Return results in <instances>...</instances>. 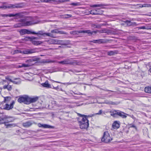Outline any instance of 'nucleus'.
Masks as SVG:
<instances>
[{
	"instance_id": "nucleus-1",
	"label": "nucleus",
	"mask_w": 151,
	"mask_h": 151,
	"mask_svg": "<svg viewBox=\"0 0 151 151\" xmlns=\"http://www.w3.org/2000/svg\"><path fill=\"white\" fill-rule=\"evenodd\" d=\"M20 22L22 23V26H31L38 23V21L35 18L31 17L21 19Z\"/></svg>"
},
{
	"instance_id": "nucleus-2",
	"label": "nucleus",
	"mask_w": 151,
	"mask_h": 151,
	"mask_svg": "<svg viewBox=\"0 0 151 151\" xmlns=\"http://www.w3.org/2000/svg\"><path fill=\"white\" fill-rule=\"evenodd\" d=\"M111 115L112 116L117 118L118 116L122 117V118H126L127 115H129V114L119 110H115L112 111H111Z\"/></svg>"
},
{
	"instance_id": "nucleus-3",
	"label": "nucleus",
	"mask_w": 151,
	"mask_h": 151,
	"mask_svg": "<svg viewBox=\"0 0 151 151\" xmlns=\"http://www.w3.org/2000/svg\"><path fill=\"white\" fill-rule=\"evenodd\" d=\"M89 121L87 118H82L81 121H79L80 128L86 129L89 127Z\"/></svg>"
},
{
	"instance_id": "nucleus-4",
	"label": "nucleus",
	"mask_w": 151,
	"mask_h": 151,
	"mask_svg": "<svg viewBox=\"0 0 151 151\" xmlns=\"http://www.w3.org/2000/svg\"><path fill=\"white\" fill-rule=\"evenodd\" d=\"M98 31H99L98 30L92 32H91L90 30H82L79 31H73L70 32V33L73 35H77L79 33H87L89 36H91L92 35H94L96 34Z\"/></svg>"
},
{
	"instance_id": "nucleus-5",
	"label": "nucleus",
	"mask_w": 151,
	"mask_h": 151,
	"mask_svg": "<svg viewBox=\"0 0 151 151\" xmlns=\"http://www.w3.org/2000/svg\"><path fill=\"white\" fill-rule=\"evenodd\" d=\"M112 140V139L110 137L108 132L107 131L105 132L104 133L103 136L101 139V141L105 143H108Z\"/></svg>"
},
{
	"instance_id": "nucleus-6",
	"label": "nucleus",
	"mask_w": 151,
	"mask_h": 151,
	"mask_svg": "<svg viewBox=\"0 0 151 151\" xmlns=\"http://www.w3.org/2000/svg\"><path fill=\"white\" fill-rule=\"evenodd\" d=\"M58 63L63 64H69L72 65H78V63L76 60H71L70 59H66L64 60L59 61Z\"/></svg>"
},
{
	"instance_id": "nucleus-7",
	"label": "nucleus",
	"mask_w": 151,
	"mask_h": 151,
	"mask_svg": "<svg viewBox=\"0 0 151 151\" xmlns=\"http://www.w3.org/2000/svg\"><path fill=\"white\" fill-rule=\"evenodd\" d=\"M8 118V116L5 115L4 113H0V124H5L6 122H13L14 120L7 119Z\"/></svg>"
},
{
	"instance_id": "nucleus-8",
	"label": "nucleus",
	"mask_w": 151,
	"mask_h": 151,
	"mask_svg": "<svg viewBox=\"0 0 151 151\" xmlns=\"http://www.w3.org/2000/svg\"><path fill=\"white\" fill-rule=\"evenodd\" d=\"M21 7L20 4H10L8 5H2L0 6V9H6L20 8Z\"/></svg>"
},
{
	"instance_id": "nucleus-9",
	"label": "nucleus",
	"mask_w": 151,
	"mask_h": 151,
	"mask_svg": "<svg viewBox=\"0 0 151 151\" xmlns=\"http://www.w3.org/2000/svg\"><path fill=\"white\" fill-rule=\"evenodd\" d=\"M33 34L37 35L39 36V35L42 36L44 37L46 36H53L52 34H50L49 33L45 32L44 30L39 31L37 32L33 31Z\"/></svg>"
},
{
	"instance_id": "nucleus-10",
	"label": "nucleus",
	"mask_w": 151,
	"mask_h": 151,
	"mask_svg": "<svg viewBox=\"0 0 151 151\" xmlns=\"http://www.w3.org/2000/svg\"><path fill=\"white\" fill-rule=\"evenodd\" d=\"M28 96L24 95L20 96L18 99V101L20 103H23L24 104H28Z\"/></svg>"
},
{
	"instance_id": "nucleus-11",
	"label": "nucleus",
	"mask_w": 151,
	"mask_h": 151,
	"mask_svg": "<svg viewBox=\"0 0 151 151\" xmlns=\"http://www.w3.org/2000/svg\"><path fill=\"white\" fill-rule=\"evenodd\" d=\"M49 33L52 35L53 36H52L50 37H56V34H66V32L61 31H59L57 29L52 30L51 31V33Z\"/></svg>"
},
{
	"instance_id": "nucleus-12",
	"label": "nucleus",
	"mask_w": 151,
	"mask_h": 151,
	"mask_svg": "<svg viewBox=\"0 0 151 151\" xmlns=\"http://www.w3.org/2000/svg\"><path fill=\"white\" fill-rule=\"evenodd\" d=\"M18 53H23L24 54H30L36 52L35 50V49H27L26 50L22 51L20 50H18Z\"/></svg>"
},
{
	"instance_id": "nucleus-13",
	"label": "nucleus",
	"mask_w": 151,
	"mask_h": 151,
	"mask_svg": "<svg viewBox=\"0 0 151 151\" xmlns=\"http://www.w3.org/2000/svg\"><path fill=\"white\" fill-rule=\"evenodd\" d=\"M103 11L100 9L92 10L90 11V14L92 15H101Z\"/></svg>"
},
{
	"instance_id": "nucleus-14",
	"label": "nucleus",
	"mask_w": 151,
	"mask_h": 151,
	"mask_svg": "<svg viewBox=\"0 0 151 151\" xmlns=\"http://www.w3.org/2000/svg\"><path fill=\"white\" fill-rule=\"evenodd\" d=\"M70 42L69 40H65L62 41L60 40H57V41H55L54 43L55 44H58L62 45H67L70 43Z\"/></svg>"
},
{
	"instance_id": "nucleus-15",
	"label": "nucleus",
	"mask_w": 151,
	"mask_h": 151,
	"mask_svg": "<svg viewBox=\"0 0 151 151\" xmlns=\"http://www.w3.org/2000/svg\"><path fill=\"white\" fill-rule=\"evenodd\" d=\"M14 103V101H12V102L10 105L7 104H6L5 105L3 109L7 110H10L13 108Z\"/></svg>"
},
{
	"instance_id": "nucleus-16",
	"label": "nucleus",
	"mask_w": 151,
	"mask_h": 151,
	"mask_svg": "<svg viewBox=\"0 0 151 151\" xmlns=\"http://www.w3.org/2000/svg\"><path fill=\"white\" fill-rule=\"evenodd\" d=\"M20 13H16L15 14H0L1 16L2 17H18L20 16Z\"/></svg>"
},
{
	"instance_id": "nucleus-17",
	"label": "nucleus",
	"mask_w": 151,
	"mask_h": 151,
	"mask_svg": "<svg viewBox=\"0 0 151 151\" xmlns=\"http://www.w3.org/2000/svg\"><path fill=\"white\" fill-rule=\"evenodd\" d=\"M21 35H24L25 34H33V31H31L28 29H21L19 31Z\"/></svg>"
},
{
	"instance_id": "nucleus-18",
	"label": "nucleus",
	"mask_w": 151,
	"mask_h": 151,
	"mask_svg": "<svg viewBox=\"0 0 151 151\" xmlns=\"http://www.w3.org/2000/svg\"><path fill=\"white\" fill-rule=\"evenodd\" d=\"M38 97L37 96L33 97V98L29 97L28 96V104H29L31 103L36 102L38 100Z\"/></svg>"
},
{
	"instance_id": "nucleus-19",
	"label": "nucleus",
	"mask_w": 151,
	"mask_h": 151,
	"mask_svg": "<svg viewBox=\"0 0 151 151\" xmlns=\"http://www.w3.org/2000/svg\"><path fill=\"white\" fill-rule=\"evenodd\" d=\"M119 122L116 121H114L112 124V127L114 129H118L120 127Z\"/></svg>"
},
{
	"instance_id": "nucleus-20",
	"label": "nucleus",
	"mask_w": 151,
	"mask_h": 151,
	"mask_svg": "<svg viewBox=\"0 0 151 151\" xmlns=\"http://www.w3.org/2000/svg\"><path fill=\"white\" fill-rule=\"evenodd\" d=\"M32 123L31 121H27L22 123V125L25 127H28L31 126Z\"/></svg>"
},
{
	"instance_id": "nucleus-21",
	"label": "nucleus",
	"mask_w": 151,
	"mask_h": 151,
	"mask_svg": "<svg viewBox=\"0 0 151 151\" xmlns=\"http://www.w3.org/2000/svg\"><path fill=\"white\" fill-rule=\"evenodd\" d=\"M41 85L44 87L48 88H52L50 85L48 83V82L47 81H46L44 83H42Z\"/></svg>"
},
{
	"instance_id": "nucleus-22",
	"label": "nucleus",
	"mask_w": 151,
	"mask_h": 151,
	"mask_svg": "<svg viewBox=\"0 0 151 151\" xmlns=\"http://www.w3.org/2000/svg\"><path fill=\"white\" fill-rule=\"evenodd\" d=\"M144 90L146 93H151V86L146 87L145 88Z\"/></svg>"
},
{
	"instance_id": "nucleus-23",
	"label": "nucleus",
	"mask_w": 151,
	"mask_h": 151,
	"mask_svg": "<svg viewBox=\"0 0 151 151\" xmlns=\"http://www.w3.org/2000/svg\"><path fill=\"white\" fill-rule=\"evenodd\" d=\"M32 43L36 45H40L43 43V42L40 41H30Z\"/></svg>"
},
{
	"instance_id": "nucleus-24",
	"label": "nucleus",
	"mask_w": 151,
	"mask_h": 151,
	"mask_svg": "<svg viewBox=\"0 0 151 151\" xmlns=\"http://www.w3.org/2000/svg\"><path fill=\"white\" fill-rule=\"evenodd\" d=\"M90 42H92L94 43H98L99 44H100L104 42L103 41V40L101 39H99L97 40H94L93 41H90Z\"/></svg>"
},
{
	"instance_id": "nucleus-25",
	"label": "nucleus",
	"mask_w": 151,
	"mask_h": 151,
	"mask_svg": "<svg viewBox=\"0 0 151 151\" xmlns=\"http://www.w3.org/2000/svg\"><path fill=\"white\" fill-rule=\"evenodd\" d=\"M32 64H26L24 63L21 64V65H18L17 66L18 68H20L23 67H28L30 66Z\"/></svg>"
},
{
	"instance_id": "nucleus-26",
	"label": "nucleus",
	"mask_w": 151,
	"mask_h": 151,
	"mask_svg": "<svg viewBox=\"0 0 151 151\" xmlns=\"http://www.w3.org/2000/svg\"><path fill=\"white\" fill-rule=\"evenodd\" d=\"M35 60L34 59H31L27 60L26 61V62L28 63V64H32V65L30 66H31L33 65L34 64V62H35Z\"/></svg>"
},
{
	"instance_id": "nucleus-27",
	"label": "nucleus",
	"mask_w": 151,
	"mask_h": 151,
	"mask_svg": "<svg viewBox=\"0 0 151 151\" xmlns=\"http://www.w3.org/2000/svg\"><path fill=\"white\" fill-rule=\"evenodd\" d=\"M4 97V101H3V102L8 103V102L10 101L11 99V97L10 96Z\"/></svg>"
},
{
	"instance_id": "nucleus-28",
	"label": "nucleus",
	"mask_w": 151,
	"mask_h": 151,
	"mask_svg": "<svg viewBox=\"0 0 151 151\" xmlns=\"http://www.w3.org/2000/svg\"><path fill=\"white\" fill-rule=\"evenodd\" d=\"M125 23L128 26H131L133 25L134 24H135L136 23L135 22H131L130 21L126 20L125 22Z\"/></svg>"
},
{
	"instance_id": "nucleus-29",
	"label": "nucleus",
	"mask_w": 151,
	"mask_h": 151,
	"mask_svg": "<svg viewBox=\"0 0 151 151\" xmlns=\"http://www.w3.org/2000/svg\"><path fill=\"white\" fill-rule=\"evenodd\" d=\"M27 39V40H29L30 41H35V39H38V38L37 37H26Z\"/></svg>"
},
{
	"instance_id": "nucleus-30",
	"label": "nucleus",
	"mask_w": 151,
	"mask_h": 151,
	"mask_svg": "<svg viewBox=\"0 0 151 151\" xmlns=\"http://www.w3.org/2000/svg\"><path fill=\"white\" fill-rule=\"evenodd\" d=\"M91 27L94 28L100 29L101 28V25L99 24H92L91 25Z\"/></svg>"
},
{
	"instance_id": "nucleus-31",
	"label": "nucleus",
	"mask_w": 151,
	"mask_h": 151,
	"mask_svg": "<svg viewBox=\"0 0 151 151\" xmlns=\"http://www.w3.org/2000/svg\"><path fill=\"white\" fill-rule=\"evenodd\" d=\"M105 103L109 105H116L117 104L115 102L110 101H105Z\"/></svg>"
},
{
	"instance_id": "nucleus-32",
	"label": "nucleus",
	"mask_w": 151,
	"mask_h": 151,
	"mask_svg": "<svg viewBox=\"0 0 151 151\" xmlns=\"http://www.w3.org/2000/svg\"><path fill=\"white\" fill-rule=\"evenodd\" d=\"M55 82L56 83H62L65 85H71L72 84H76L77 83L76 82H70H70H68V83H61L58 82V81H55Z\"/></svg>"
},
{
	"instance_id": "nucleus-33",
	"label": "nucleus",
	"mask_w": 151,
	"mask_h": 151,
	"mask_svg": "<svg viewBox=\"0 0 151 151\" xmlns=\"http://www.w3.org/2000/svg\"><path fill=\"white\" fill-rule=\"evenodd\" d=\"M3 88L4 89H7L8 91H11L12 89L11 86L9 85L4 86Z\"/></svg>"
},
{
	"instance_id": "nucleus-34",
	"label": "nucleus",
	"mask_w": 151,
	"mask_h": 151,
	"mask_svg": "<svg viewBox=\"0 0 151 151\" xmlns=\"http://www.w3.org/2000/svg\"><path fill=\"white\" fill-rule=\"evenodd\" d=\"M43 126V128H52L54 129L55 127L53 126H51L47 124H44V126Z\"/></svg>"
},
{
	"instance_id": "nucleus-35",
	"label": "nucleus",
	"mask_w": 151,
	"mask_h": 151,
	"mask_svg": "<svg viewBox=\"0 0 151 151\" xmlns=\"http://www.w3.org/2000/svg\"><path fill=\"white\" fill-rule=\"evenodd\" d=\"M5 124V126H6V128H8L9 127H14L15 126V124H6V123Z\"/></svg>"
},
{
	"instance_id": "nucleus-36",
	"label": "nucleus",
	"mask_w": 151,
	"mask_h": 151,
	"mask_svg": "<svg viewBox=\"0 0 151 151\" xmlns=\"http://www.w3.org/2000/svg\"><path fill=\"white\" fill-rule=\"evenodd\" d=\"M117 52L116 51H111L108 52V55L110 56L116 54Z\"/></svg>"
},
{
	"instance_id": "nucleus-37",
	"label": "nucleus",
	"mask_w": 151,
	"mask_h": 151,
	"mask_svg": "<svg viewBox=\"0 0 151 151\" xmlns=\"http://www.w3.org/2000/svg\"><path fill=\"white\" fill-rule=\"evenodd\" d=\"M107 5L106 4H94L93 5L91 6L93 7H102L104 6H107Z\"/></svg>"
},
{
	"instance_id": "nucleus-38",
	"label": "nucleus",
	"mask_w": 151,
	"mask_h": 151,
	"mask_svg": "<svg viewBox=\"0 0 151 151\" xmlns=\"http://www.w3.org/2000/svg\"><path fill=\"white\" fill-rule=\"evenodd\" d=\"M70 4L71 5L76 6L80 5V3L79 2L73 3Z\"/></svg>"
},
{
	"instance_id": "nucleus-39",
	"label": "nucleus",
	"mask_w": 151,
	"mask_h": 151,
	"mask_svg": "<svg viewBox=\"0 0 151 151\" xmlns=\"http://www.w3.org/2000/svg\"><path fill=\"white\" fill-rule=\"evenodd\" d=\"M22 26L21 23H18L14 24V28H18L20 27L21 26Z\"/></svg>"
},
{
	"instance_id": "nucleus-40",
	"label": "nucleus",
	"mask_w": 151,
	"mask_h": 151,
	"mask_svg": "<svg viewBox=\"0 0 151 151\" xmlns=\"http://www.w3.org/2000/svg\"><path fill=\"white\" fill-rule=\"evenodd\" d=\"M129 127H133L136 130H137V127L134 125V124H129Z\"/></svg>"
},
{
	"instance_id": "nucleus-41",
	"label": "nucleus",
	"mask_w": 151,
	"mask_h": 151,
	"mask_svg": "<svg viewBox=\"0 0 151 151\" xmlns=\"http://www.w3.org/2000/svg\"><path fill=\"white\" fill-rule=\"evenodd\" d=\"M139 28L140 29H151V28H148L146 27V26H142L139 27Z\"/></svg>"
},
{
	"instance_id": "nucleus-42",
	"label": "nucleus",
	"mask_w": 151,
	"mask_h": 151,
	"mask_svg": "<svg viewBox=\"0 0 151 151\" xmlns=\"http://www.w3.org/2000/svg\"><path fill=\"white\" fill-rule=\"evenodd\" d=\"M78 115L79 116L82 117V118L85 117L86 118H87V116L86 115H85L81 114L79 113H78Z\"/></svg>"
},
{
	"instance_id": "nucleus-43",
	"label": "nucleus",
	"mask_w": 151,
	"mask_h": 151,
	"mask_svg": "<svg viewBox=\"0 0 151 151\" xmlns=\"http://www.w3.org/2000/svg\"><path fill=\"white\" fill-rule=\"evenodd\" d=\"M143 7H151V4H142V6Z\"/></svg>"
},
{
	"instance_id": "nucleus-44",
	"label": "nucleus",
	"mask_w": 151,
	"mask_h": 151,
	"mask_svg": "<svg viewBox=\"0 0 151 151\" xmlns=\"http://www.w3.org/2000/svg\"><path fill=\"white\" fill-rule=\"evenodd\" d=\"M70 0H58V2L60 3H63L66 1H69Z\"/></svg>"
},
{
	"instance_id": "nucleus-45",
	"label": "nucleus",
	"mask_w": 151,
	"mask_h": 151,
	"mask_svg": "<svg viewBox=\"0 0 151 151\" xmlns=\"http://www.w3.org/2000/svg\"><path fill=\"white\" fill-rule=\"evenodd\" d=\"M102 112V110H100L98 113H96L94 114L93 115H100L101 114Z\"/></svg>"
},
{
	"instance_id": "nucleus-46",
	"label": "nucleus",
	"mask_w": 151,
	"mask_h": 151,
	"mask_svg": "<svg viewBox=\"0 0 151 151\" xmlns=\"http://www.w3.org/2000/svg\"><path fill=\"white\" fill-rule=\"evenodd\" d=\"M73 93L75 94H76V95H85V94H83L81 93L80 92H78V93H75V92H73Z\"/></svg>"
},
{
	"instance_id": "nucleus-47",
	"label": "nucleus",
	"mask_w": 151,
	"mask_h": 151,
	"mask_svg": "<svg viewBox=\"0 0 151 151\" xmlns=\"http://www.w3.org/2000/svg\"><path fill=\"white\" fill-rule=\"evenodd\" d=\"M5 78H6V79L8 80L10 82H12V80L11 79L9 78V77H6Z\"/></svg>"
},
{
	"instance_id": "nucleus-48",
	"label": "nucleus",
	"mask_w": 151,
	"mask_h": 151,
	"mask_svg": "<svg viewBox=\"0 0 151 151\" xmlns=\"http://www.w3.org/2000/svg\"><path fill=\"white\" fill-rule=\"evenodd\" d=\"M38 126L39 127H43V126H44V124H41L40 123H39V124H38Z\"/></svg>"
},
{
	"instance_id": "nucleus-49",
	"label": "nucleus",
	"mask_w": 151,
	"mask_h": 151,
	"mask_svg": "<svg viewBox=\"0 0 151 151\" xmlns=\"http://www.w3.org/2000/svg\"><path fill=\"white\" fill-rule=\"evenodd\" d=\"M100 89L101 90H104V91H111V92H113L112 91H111V90H108V89H103V88H100Z\"/></svg>"
},
{
	"instance_id": "nucleus-50",
	"label": "nucleus",
	"mask_w": 151,
	"mask_h": 151,
	"mask_svg": "<svg viewBox=\"0 0 151 151\" xmlns=\"http://www.w3.org/2000/svg\"><path fill=\"white\" fill-rule=\"evenodd\" d=\"M53 88L55 89V90H58V89L59 88L58 86H57L56 87H54L53 86H52Z\"/></svg>"
},
{
	"instance_id": "nucleus-51",
	"label": "nucleus",
	"mask_w": 151,
	"mask_h": 151,
	"mask_svg": "<svg viewBox=\"0 0 151 151\" xmlns=\"http://www.w3.org/2000/svg\"><path fill=\"white\" fill-rule=\"evenodd\" d=\"M18 50H15L14 51V54H16L18 53Z\"/></svg>"
},
{
	"instance_id": "nucleus-52",
	"label": "nucleus",
	"mask_w": 151,
	"mask_h": 151,
	"mask_svg": "<svg viewBox=\"0 0 151 151\" xmlns=\"http://www.w3.org/2000/svg\"><path fill=\"white\" fill-rule=\"evenodd\" d=\"M51 0H44V1L46 2H50Z\"/></svg>"
},
{
	"instance_id": "nucleus-53",
	"label": "nucleus",
	"mask_w": 151,
	"mask_h": 151,
	"mask_svg": "<svg viewBox=\"0 0 151 151\" xmlns=\"http://www.w3.org/2000/svg\"><path fill=\"white\" fill-rule=\"evenodd\" d=\"M12 82L13 83H14L16 84H18L19 83L18 82H17L16 81H12Z\"/></svg>"
},
{
	"instance_id": "nucleus-54",
	"label": "nucleus",
	"mask_w": 151,
	"mask_h": 151,
	"mask_svg": "<svg viewBox=\"0 0 151 151\" xmlns=\"http://www.w3.org/2000/svg\"><path fill=\"white\" fill-rule=\"evenodd\" d=\"M100 25H101V27L102 26H105L106 25V24H99Z\"/></svg>"
},
{
	"instance_id": "nucleus-55",
	"label": "nucleus",
	"mask_w": 151,
	"mask_h": 151,
	"mask_svg": "<svg viewBox=\"0 0 151 151\" xmlns=\"http://www.w3.org/2000/svg\"><path fill=\"white\" fill-rule=\"evenodd\" d=\"M66 15L68 16L67 17H71L72 16V15L71 14H67Z\"/></svg>"
},
{
	"instance_id": "nucleus-56",
	"label": "nucleus",
	"mask_w": 151,
	"mask_h": 151,
	"mask_svg": "<svg viewBox=\"0 0 151 151\" xmlns=\"http://www.w3.org/2000/svg\"><path fill=\"white\" fill-rule=\"evenodd\" d=\"M137 5H139V7L142 8V7H143V6H142V4H137Z\"/></svg>"
},
{
	"instance_id": "nucleus-57",
	"label": "nucleus",
	"mask_w": 151,
	"mask_h": 151,
	"mask_svg": "<svg viewBox=\"0 0 151 151\" xmlns=\"http://www.w3.org/2000/svg\"><path fill=\"white\" fill-rule=\"evenodd\" d=\"M2 3L3 5L6 4H7V3L6 2H2Z\"/></svg>"
},
{
	"instance_id": "nucleus-58",
	"label": "nucleus",
	"mask_w": 151,
	"mask_h": 151,
	"mask_svg": "<svg viewBox=\"0 0 151 151\" xmlns=\"http://www.w3.org/2000/svg\"><path fill=\"white\" fill-rule=\"evenodd\" d=\"M108 17H109V18H111L113 16L112 15H107Z\"/></svg>"
},
{
	"instance_id": "nucleus-59",
	"label": "nucleus",
	"mask_w": 151,
	"mask_h": 151,
	"mask_svg": "<svg viewBox=\"0 0 151 151\" xmlns=\"http://www.w3.org/2000/svg\"><path fill=\"white\" fill-rule=\"evenodd\" d=\"M148 27V28H151V26H149V25H148V26H146V27Z\"/></svg>"
},
{
	"instance_id": "nucleus-60",
	"label": "nucleus",
	"mask_w": 151,
	"mask_h": 151,
	"mask_svg": "<svg viewBox=\"0 0 151 151\" xmlns=\"http://www.w3.org/2000/svg\"><path fill=\"white\" fill-rule=\"evenodd\" d=\"M112 96H113L112 95H109L108 96V97L109 98L111 97H112Z\"/></svg>"
},
{
	"instance_id": "nucleus-61",
	"label": "nucleus",
	"mask_w": 151,
	"mask_h": 151,
	"mask_svg": "<svg viewBox=\"0 0 151 151\" xmlns=\"http://www.w3.org/2000/svg\"><path fill=\"white\" fill-rule=\"evenodd\" d=\"M147 15L149 16H151V13H150V14H147Z\"/></svg>"
},
{
	"instance_id": "nucleus-62",
	"label": "nucleus",
	"mask_w": 151,
	"mask_h": 151,
	"mask_svg": "<svg viewBox=\"0 0 151 151\" xmlns=\"http://www.w3.org/2000/svg\"><path fill=\"white\" fill-rule=\"evenodd\" d=\"M125 132L127 134L129 132V130H127V131H125Z\"/></svg>"
},
{
	"instance_id": "nucleus-63",
	"label": "nucleus",
	"mask_w": 151,
	"mask_h": 151,
	"mask_svg": "<svg viewBox=\"0 0 151 151\" xmlns=\"http://www.w3.org/2000/svg\"><path fill=\"white\" fill-rule=\"evenodd\" d=\"M87 49V48H83V50H86V49Z\"/></svg>"
},
{
	"instance_id": "nucleus-64",
	"label": "nucleus",
	"mask_w": 151,
	"mask_h": 151,
	"mask_svg": "<svg viewBox=\"0 0 151 151\" xmlns=\"http://www.w3.org/2000/svg\"><path fill=\"white\" fill-rule=\"evenodd\" d=\"M149 71L151 73V68L149 69Z\"/></svg>"
}]
</instances>
